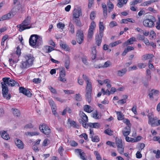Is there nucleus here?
Listing matches in <instances>:
<instances>
[{"label":"nucleus","instance_id":"1","mask_svg":"<svg viewBox=\"0 0 160 160\" xmlns=\"http://www.w3.org/2000/svg\"><path fill=\"white\" fill-rule=\"evenodd\" d=\"M24 58L25 60L21 62L20 66L22 69L27 68L31 66L34 60L33 57L31 54L26 55Z\"/></svg>","mask_w":160,"mask_h":160},{"label":"nucleus","instance_id":"2","mask_svg":"<svg viewBox=\"0 0 160 160\" xmlns=\"http://www.w3.org/2000/svg\"><path fill=\"white\" fill-rule=\"evenodd\" d=\"M30 21H23L21 24L18 25L17 27L19 28V31L22 32L24 30L37 26V22L31 23Z\"/></svg>","mask_w":160,"mask_h":160},{"label":"nucleus","instance_id":"3","mask_svg":"<svg viewBox=\"0 0 160 160\" xmlns=\"http://www.w3.org/2000/svg\"><path fill=\"white\" fill-rule=\"evenodd\" d=\"M21 8V5L20 4L14 8L12 10V12L7 14L3 16L0 19V20H6L10 19Z\"/></svg>","mask_w":160,"mask_h":160},{"label":"nucleus","instance_id":"4","mask_svg":"<svg viewBox=\"0 0 160 160\" xmlns=\"http://www.w3.org/2000/svg\"><path fill=\"white\" fill-rule=\"evenodd\" d=\"M42 38H38V36L37 35H31L29 39L30 45L34 47L36 45L38 46L40 45L39 41H42Z\"/></svg>","mask_w":160,"mask_h":160},{"label":"nucleus","instance_id":"5","mask_svg":"<svg viewBox=\"0 0 160 160\" xmlns=\"http://www.w3.org/2000/svg\"><path fill=\"white\" fill-rule=\"evenodd\" d=\"M2 85V94L3 97L7 100H9L11 97L10 93H8V89L7 85L4 82L1 83Z\"/></svg>","mask_w":160,"mask_h":160},{"label":"nucleus","instance_id":"6","mask_svg":"<svg viewBox=\"0 0 160 160\" xmlns=\"http://www.w3.org/2000/svg\"><path fill=\"white\" fill-rule=\"evenodd\" d=\"M96 27V25L95 22L94 21L92 22L89 26L88 31L87 38L88 41H91L95 29Z\"/></svg>","mask_w":160,"mask_h":160},{"label":"nucleus","instance_id":"7","mask_svg":"<svg viewBox=\"0 0 160 160\" xmlns=\"http://www.w3.org/2000/svg\"><path fill=\"white\" fill-rule=\"evenodd\" d=\"M2 80L8 86L18 87L19 86V83L16 81L12 79H10L9 78H3Z\"/></svg>","mask_w":160,"mask_h":160},{"label":"nucleus","instance_id":"8","mask_svg":"<svg viewBox=\"0 0 160 160\" xmlns=\"http://www.w3.org/2000/svg\"><path fill=\"white\" fill-rule=\"evenodd\" d=\"M39 129L41 132L47 135V137H49L51 130L48 126L45 124H43L40 125Z\"/></svg>","mask_w":160,"mask_h":160},{"label":"nucleus","instance_id":"9","mask_svg":"<svg viewBox=\"0 0 160 160\" xmlns=\"http://www.w3.org/2000/svg\"><path fill=\"white\" fill-rule=\"evenodd\" d=\"M76 40L79 44L82 43L84 40V35L83 31L81 30H78L77 31Z\"/></svg>","mask_w":160,"mask_h":160},{"label":"nucleus","instance_id":"10","mask_svg":"<svg viewBox=\"0 0 160 160\" xmlns=\"http://www.w3.org/2000/svg\"><path fill=\"white\" fill-rule=\"evenodd\" d=\"M82 78L86 83V91L92 92V84L90 80L86 75L83 74Z\"/></svg>","mask_w":160,"mask_h":160},{"label":"nucleus","instance_id":"11","mask_svg":"<svg viewBox=\"0 0 160 160\" xmlns=\"http://www.w3.org/2000/svg\"><path fill=\"white\" fill-rule=\"evenodd\" d=\"M82 123V126L85 128H87L89 126V127L92 128H98L100 127V124L98 122L91 123L90 122L88 123H85L82 121H81Z\"/></svg>","mask_w":160,"mask_h":160},{"label":"nucleus","instance_id":"12","mask_svg":"<svg viewBox=\"0 0 160 160\" xmlns=\"http://www.w3.org/2000/svg\"><path fill=\"white\" fill-rule=\"evenodd\" d=\"M82 119H79V122L80 123L82 124L81 123L82 121H83V122L87 123V122L88 121V117L86 114L82 112H80L79 113Z\"/></svg>","mask_w":160,"mask_h":160},{"label":"nucleus","instance_id":"13","mask_svg":"<svg viewBox=\"0 0 160 160\" xmlns=\"http://www.w3.org/2000/svg\"><path fill=\"white\" fill-rule=\"evenodd\" d=\"M159 92L158 90L152 89L149 93L148 95L149 98L153 100L154 99L153 96H156L158 95Z\"/></svg>","mask_w":160,"mask_h":160},{"label":"nucleus","instance_id":"14","mask_svg":"<svg viewBox=\"0 0 160 160\" xmlns=\"http://www.w3.org/2000/svg\"><path fill=\"white\" fill-rule=\"evenodd\" d=\"M157 119L155 118H150L149 117L148 119V124H150L152 126H158V124L157 122Z\"/></svg>","mask_w":160,"mask_h":160},{"label":"nucleus","instance_id":"15","mask_svg":"<svg viewBox=\"0 0 160 160\" xmlns=\"http://www.w3.org/2000/svg\"><path fill=\"white\" fill-rule=\"evenodd\" d=\"M82 15V12L80 10H77L74 9L73 11V18L75 19L79 18V17Z\"/></svg>","mask_w":160,"mask_h":160},{"label":"nucleus","instance_id":"16","mask_svg":"<svg viewBox=\"0 0 160 160\" xmlns=\"http://www.w3.org/2000/svg\"><path fill=\"white\" fill-rule=\"evenodd\" d=\"M143 24L144 26L150 28L154 25V23L153 21H143Z\"/></svg>","mask_w":160,"mask_h":160},{"label":"nucleus","instance_id":"17","mask_svg":"<svg viewBox=\"0 0 160 160\" xmlns=\"http://www.w3.org/2000/svg\"><path fill=\"white\" fill-rule=\"evenodd\" d=\"M15 142L16 145L19 148L22 149L24 148V144L20 139H17L15 141Z\"/></svg>","mask_w":160,"mask_h":160},{"label":"nucleus","instance_id":"18","mask_svg":"<svg viewBox=\"0 0 160 160\" xmlns=\"http://www.w3.org/2000/svg\"><path fill=\"white\" fill-rule=\"evenodd\" d=\"M103 35H97L96 36V44L98 46H99L101 45L102 42V38Z\"/></svg>","mask_w":160,"mask_h":160},{"label":"nucleus","instance_id":"19","mask_svg":"<svg viewBox=\"0 0 160 160\" xmlns=\"http://www.w3.org/2000/svg\"><path fill=\"white\" fill-rule=\"evenodd\" d=\"M127 70L126 68H123L117 72V75L119 77H122L126 73Z\"/></svg>","mask_w":160,"mask_h":160},{"label":"nucleus","instance_id":"20","mask_svg":"<svg viewBox=\"0 0 160 160\" xmlns=\"http://www.w3.org/2000/svg\"><path fill=\"white\" fill-rule=\"evenodd\" d=\"M68 120L71 126L77 128H79V126L78 124L75 121L71 120L69 118L68 119Z\"/></svg>","mask_w":160,"mask_h":160},{"label":"nucleus","instance_id":"21","mask_svg":"<svg viewBox=\"0 0 160 160\" xmlns=\"http://www.w3.org/2000/svg\"><path fill=\"white\" fill-rule=\"evenodd\" d=\"M2 137L5 140H8L9 138L8 134L7 133V131H2L0 132Z\"/></svg>","mask_w":160,"mask_h":160},{"label":"nucleus","instance_id":"22","mask_svg":"<svg viewBox=\"0 0 160 160\" xmlns=\"http://www.w3.org/2000/svg\"><path fill=\"white\" fill-rule=\"evenodd\" d=\"M136 41V38H135L132 37L130 38L126 42L123 43L124 46H127L129 44H131L133 43V42Z\"/></svg>","mask_w":160,"mask_h":160},{"label":"nucleus","instance_id":"23","mask_svg":"<svg viewBox=\"0 0 160 160\" xmlns=\"http://www.w3.org/2000/svg\"><path fill=\"white\" fill-rule=\"evenodd\" d=\"M99 26V35H103V31L105 27L103 22H100Z\"/></svg>","mask_w":160,"mask_h":160},{"label":"nucleus","instance_id":"24","mask_svg":"<svg viewBox=\"0 0 160 160\" xmlns=\"http://www.w3.org/2000/svg\"><path fill=\"white\" fill-rule=\"evenodd\" d=\"M92 92V91H86V98L89 103L91 101Z\"/></svg>","mask_w":160,"mask_h":160},{"label":"nucleus","instance_id":"25","mask_svg":"<svg viewBox=\"0 0 160 160\" xmlns=\"http://www.w3.org/2000/svg\"><path fill=\"white\" fill-rule=\"evenodd\" d=\"M12 110L14 116L17 117H19L20 116V112L18 109L15 108H12Z\"/></svg>","mask_w":160,"mask_h":160},{"label":"nucleus","instance_id":"26","mask_svg":"<svg viewBox=\"0 0 160 160\" xmlns=\"http://www.w3.org/2000/svg\"><path fill=\"white\" fill-rule=\"evenodd\" d=\"M154 57V55L152 54H148L143 55L142 57V60H145L148 59H152Z\"/></svg>","mask_w":160,"mask_h":160},{"label":"nucleus","instance_id":"27","mask_svg":"<svg viewBox=\"0 0 160 160\" xmlns=\"http://www.w3.org/2000/svg\"><path fill=\"white\" fill-rule=\"evenodd\" d=\"M134 50V48L132 46H128L127 48L125 49L124 50L123 52L122 55V56H125L128 52Z\"/></svg>","mask_w":160,"mask_h":160},{"label":"nucleus","instance_id":"28","mask_svg":"<svg viewBox=\"0 0 160 160\" xmlns=\"http://www.w3.org/2000/svg\"><path fill=\"white\" fill-rule=\"evenodd\" d=\"M96 50L95 48H93L92 49L91 58L92 60L95 59L96 57Z\"/></svg>","mask_w":160,"mask_h":160},{"label":"nucleus","instance_id":"29","mask_svg":"<svg viewBox=\"0 0 160 160\" xmlns=\"http://www.w3.org/2000/svg\"><path fill=\"white\" fill-rule=\"evenodd\" d=\"M146 78L147 81H150L151 80V72L150 70L149 69H147L146 70Z\"/></svg>","mask_w":160,"mask_h":160},{"label":"nucleus","instance_id":"30","mask_svg":"<svg viewBox=\"0 0 160 160\" xmlns=\"http://www.w3.org/2000/svg\"><path fill=\"white\" fill-rule=\"evenodd\" d=\"M26 136H37L39 135V133L37 132H27L25 133Z\"/></svg>","mask_w":160,"mask_h":160},{"label":"nucleus","instance_id":"31","mask_svg":"<svg viewBox=\"0 0 160 160\" xmlns=\"http://www.w3.org/2000/svg\"><path fill=\"white\" fill-rule=\"evenodd\" d=\"M130 128L129 127L126 128L123 131V134L124 136L126 137L130 134Z\"/></svg>","mask_w":160,"mask_h":160},{"label":"nucleus","instance_id":"32","mask_svg":"<svg viewBox=\"0 0 160 160\" xmlns=\"http://www.w3.org/2000/svg\"><path fill=\"white\" fill-rule=\"evenodd\" d=\"M84 110L88 113H90L92 111V108L90 106L88 105H85L84 106Z\"/></svg>","mask_w":160,"mask_h":160},{"label":"nucleus","instance_id":"33","mask_svg":"<svg viewBox=\"0 0 160 160\" xmlns=\"http://www.w3.org/2000/svg\"><path fill=\"white\" fill-rule=\"evenodd\" d=\"M128 96L127 95H125L124 97V98L119 100L118 102V104H122L126 102V99L128 98Z\"/></svg>","mask_w":160,"mask_h":160},{"label":"nucleus","instance_id":"34","mask_svg":"<svg viewBox=\"0 0 160 160\" xmlns=\"http://www.w3.org/2000/svg\"><path fill=\"white\" fill-rule=\"evenodd\" d=\"M116 142L117 146L118 147L123 146L122 140L119 138H116Z\"/></svg>","mask_w":160,"mask_h":160},{"label":"nucleus","instance_id":"35","mask_svg":"<svg viewBox=\"0 0 160 160\" xmlns=\"http://www.w3.org/2000/svg\"><path fill=\"white\" fill-rule=\"evenodd\" d=\"M122 42L120 40H118L116 41L112 42V43H110L109 44V46L111 47H115L117 45H118L119 44L121 43Z\"/></svg>","mask_w":160,"mask_h":160},{"label":"nucleus","instance_id":"36","mask_svg":"<svg viewBox=\"0 0 160 160\" xmlns=\"http://www.w3.org/2000/svg\"><path fill=\"white\" fill-rule=\"evenodd\" d=\"M69 33L72 34H73L75 32L74 26L72 25H69Z\"/></svg>","mask_w":160,"mask_h":160},{"label":"nucleus","instance_id":"37","mask_svg":"<svg viewBox=\"0 0 160 160\" xmlns=\"http://www.w3.org/2000/svg\"><path fill=\"white\" fill-rule=\"evenodd\" d=\"M60 46L62 48L67 51H69L70 48L65 43H61L60 44Z\"/></svg>","mask_w":160,"mask_h":160},{"label":"nucleus","instance_id":"38","mask_svg":"<svg viewBox=\"0 0 160 160\" xmlns=\"http://www.w3.org/2000/svg\"><path fill=\"white\" fill-rule=\"evenodd\" d=\"M116 113L117 115L118 119L119 120H122L123 119L124 115L120 112H116Z\"/></svg>","mask_w":160,"mask_h":160},{"label":"nucleus","instance_id":"39","mask_svg":"<svg viewBox=\"0 0 160 160\" xmlns=\"http://www.w3.org/2000/svg\"><path fill=\"white\" fill-rule=\"evenodd\" d=\"M117 150L118 152L121 154H122L124 153V145L118 147Z\"/></svg>","mask_w":160,"mask_h":160},{"label":"nucleus","instance_id":"40","mask_svg":"<svg viewBox=\"0 0 160 160\" xmlns=\"http://www.w3.org/2000/svg\"><path fill=\"white\" fill-rule=\"evenodd\" d=\"M59 72V77H65L66 75V71L64 68L60 69Z\"/></svg>","mask_w":160,"mask_h":160},{"label":"nucleus","instance_id":"41","mask_svg":"<svg viewBox=\"0 0 160 160\" xmlns=\"http://www.w3.org/2000/svg\"><path fill=\"white\" fill-rule=\"evenodd\" d=\"M107 6L108 8V12H110L113 8V5L112 2H109L107 3Z\"/></svg>","mask_w":160,"mask_h":160},{"label":"nucleus","instance_id":"42","mask_svg":"<svg viewBox=\"0 0 160 160\" xmlns=\"http://www.w3.org/2000/svg\"><path fill=\"white\" fill-rule=\"evenodd\" d=\"M46 52H50L54 50V48L50 46H47L45 47Z\"/></svg>","mask_w":160,"mask_h":160},{"label":"nucleus","instance_id":"43","mask_svg":"<svg viewBox=\"0 0 160 160\" xmlns=\"http://www.w3.org/2000/svg\"><path fill=\"white\" fill-rule=\"evenodd\" d=\"M70 63V60L69 58H68L65 61L64 65L67 69H68L69 68Z\"/></svg>","mask_w":160,"mask_h":160},{"label":"nucleus","instance_id":"44","mask_svg":"<svg viewBox=\"0 0 160 160\" xmlns=\"http://www.w3.org/2000/svg\"><path fill=\"white\" fill-rule=\"evenodd\" d=\"M94 153L96 157L97 160H102L100 154L97 151H94Z\"/></svg>","mask_w":160,"mask_h":160},{"label":"nucleus","instance_id":"45","mask_svg":"<svg viewBox=\"0 0 160 160\" xmlns=\"http://www.w3.org/2000/svg\"><path fill=\"white\" fill-rule=\"evenodd\" d=\"M142 0H133V1L130 3L131 5L134 6L138 3L142 2Z\"/></svg>","mask_w":160,"mask_h":160},{"label":"nucleus","instance_id":"46","mask_svg":"<svg viewBox=\"0 0 160 160\" xmlns=\"http://www.w3.org/2000/svg\"><path fill=\"white\" fill-rule=\"evenodd\" d=\"M152 3V2L151 1L144 2L142 3L141 4V6L145 7L151 5Z\"/></svg>","mask_w":160,"mask_h":160},{"label":"nucleus","instance_id":"47","mask_svg":"<svg viewBox=\"0 0 160 160\" xmlns=\"http://www.w3.org/2000/svg\"><path fill=\"white\" fill-rule=\"evenodd\" d=\"M150 36L149 37L150 38V39H154L156 38V34L154 31H151L150 32L149 34Z\"/></svg>","mask_w":160,"mask_h":160},{"label":"nucleus","instance_id":"48","mask_svg":"<svg viewBox=\"0 0 160 160\" xmlns=\"http://www.w3.org/2000/svg\"><path fill=\"white\" fill-rule=\"evenodd\" d=\"M19 92L20 93H23L25 92V91H27L28 92H29V90H27L26 88H24L23 87H20L19 88Z\"/></svg>","mask_w":160,"mask_h":160},{"label":"nucleus","instance_id":"49","mask_svg":"<svg viewBox=\"0 0 160 160\" xmlns=\"http://www.w3.org/2000/svg\"><path fill=\"white\" fill-rule=\"evenodd\" d=\"M104 132L105 134L110 136L112 135L113 132L109 128L106 130Z\"/></svg>","mask_w":160,"mask_h":160},{"label":"nucleus","instance_id":"50","mask_svg":"<svg viewBox=\"0 0 160 160\" xmlns=\"http://www.w3.org/2000/svg\"><path fill=\"white\" fill-rule=\"evenodd\" d=\"M153 152L154 153L156 154V158H160V150H158L157 151L154 150Z\"/></svg>","mask_w":160,"mask_h":160},{"label":"nucleus","instance_id":"51","mask_svg":"<svg viewBox=\"0 0 160 160\" xmlns=\"http://www.w3.org/2000/svg\"><path fill=\"white\" fill-rule=\"evenodd\" d=\"M57 27L58 28L63 30L64 28L65 24L64 23L59 22L57 24Z\"/></svg>","mask_w":160,"mask_h":160},{"label":"nucleus","instance_id":"52","mask_svg":"<svg viewBox=\"0 0 160 160\" xmlns=\"http://www.w3.org/2000/svg\"><path fill=\"white\" fill-rule=\"evenodd\" d=\"M75 99L77 101H80L82 100L81 96L79 94H77L75 95Z\"/></svg>","mask_w":160,"mask_h":160},{"label":"nucleus","instance_id":"53","mask_svg":"<svg viewBox=\"0 0 160 160\" xmlns=\"http://www.w3.org/2000/svg\"><path fill=\"white\" fill-rule=\"evenodd\" d=\"M64 92L67 94H72L74 93V91L73 90H64L63 91Z\"/></svg>","mask_w":160,"mask_h":160},{"label":"nucleus","instance_id":"54","mask_svg":"<svg viewBox=\"0 0 160 160\" xmlns=\"http://www.w3.org/2000/svg\"><path fill=\"white\" fill-rule=\"evenodd\" d=\"M92 140L93 142H98L99 141V139L97 136H95L92 137Z\"/></svg>","mask_w":160,"mask_h":160},{"label":"nucleus","instance_id":"55","mask_svg":"<svg viewBox=\"0 0 160 160\" xmlns=\"http://www.w3.org/2000/svg\"><path fill=\"white\" fill-rule=\"evenodd\" d=\"M146 66V64H145L143 63H139L138 64V67L140 69L144 68Z\"/></svg>","mask_w":160,"mask_h":160},{"label":"nucleus","instance_id":"56","mask_svg":"<svg viewBox=\"0 0 160 160\" xmlns=\"http://www.w3.org/2000/svg\"><path fill=\"white\" fill-rule=\"evenodd\" d=\"M123 0H118V3L117 4L118 7L119 8H122L123 6V3L122 2Z\"/></svg>","mask_w":160,"mask_h":160},{"label":"nucleus","instance_id":"57","mask_svg":"<svg viewBox=\"0 0 160 160\" xmlns=\"http://www.w3.org/2000/svg\"><path fill=\"white\" fill-rule=\"evenodd\" d=\"M81 59L82 61L83 62V63L86 65H87L88 64V62L87 61V59L86 57H84L81 58Z\"/></svg>","mask_w":160,"mask_h":160},{"label":"nucleus","instance_id":"58","mask_svg":"<svg viewBox=\"0 0 160 160\" xmlns=\"http://www.w3.org/2000/svg\"><path fill=\"white\" fill-rule=\"evenodd\" d=\"M49 102L52 108H56V106L54 104V102L52 100H50L49 101Z\"/></svg>","mask_w":160,"mask_h":160},{"label":"nucleus","instance_id":"59","mask_svg":"<svg viewBox=\"0 0 160 160\" xmlns=\"http://www.w3.org/2000/svg\"><path fill=\"white\" fill-rule=\"evenodd\" d=\"M70 145L72 147H76L78 145V143L73 140L70 141Z\"/></svg>","mask_w":160,"mask_h":160},{"label":"nucleus","instance_id":"60","mask_svg":"<svg viewBox=\"0 0 160 160\" xmlns=\"http://www.w3.org/2000/svg\"><path fill=\"white\" fill-rule=\"evenodd\" d=\"M126 141L128 142H135V140L134 139L129 138L128 137H126L125 138Z\"/></svg>","mask_w":160,"mask_h":160},{"label":"nucleus","instance_id":"61","mask_svg":"<svg viewBox=\"0 0 160 160\" xmlns=\"http://www.w3.org/2000/svg\"><path fill=\"white\" fill-rule=\"evenodd\" d=\"M95 13L94 12H92L90 15V18L91 20H93L95 19Z\"/></svg>","mask_w":160,"mask_h":160},{"label":"nucleus","instance_id":"62","mask_svg":"<svg viewBox=\"0 0 160 160\" xmlns=\"http://www.w3.org/2000/svg\"><path fill=\"white\" fill-rule=\"evenodd\" d=\"M111 64V62L110 61H108L105 62L103 67L104 68H107L109 67Z\"/></svg>","mask_w":160,"mask_h":160},{"label":"nucleus","instance_id":"63","mask_svg":"<svg viewBox=\"0 0 160 160\" xmlns=\"http://www.w3.org/2000/svg\"><path fill=\"white\" fill-rule=\"evenodd\" d=\"M132 111L135 114H137V106L136 105H134L132 108Z\"/></svg>","mask_w":160,"mask_h":160},{"label":"nucleus","instance_id":"64","mask_svg":"<svg viewBox=\"0 0 160 160\" xmlns=\"http://www.w3.org/2000/svg\"><path fill=\"white\" fill-rule=\"evenodd\" d=\"M83 80L80 77H79L78 78V83L81 85H82L83 84Z\"/></svg>","mask_w":160,"mask_h":160}]
</instances>
